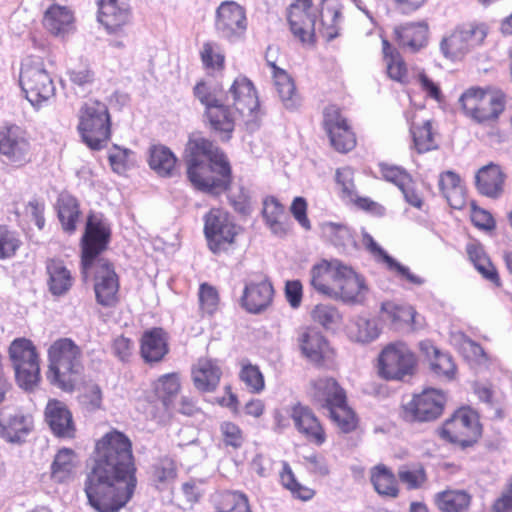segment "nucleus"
<instances>
[{"instance_id": "12", "label": "nucleus", "mask_w": 512, "mask_h": 512, "mask_svg": "<svg viewBox=\"0 0 512 512\" xmlns=\"http://www.w3.org/2000/svg\"><path fill=\"white\" fill-rule=\"evenodd\" d=\"M447 397L442 390L426 388L402 403L400 418L407 423H427L437 420L444 412Z\"/></svg>"}, {"instance_id": "26", "label": "nucleus", "mask_w": 512, "mask_h": 512, "mask_svg": "<svg viewBox=\"0 0 512 512\" xmlns=\"http://www.w3.org/2000/svg\"><path fill=\"white\" fill-rule=\"evenodd\" d=\"M98 8V21L109 33L120 31L130 21L126 0H98Z\"/></svg>"}, {"instance_id": "42", "label": "nucleus", "mask_w": 512, "mask_h": 512, "mask_svg": "<svg viewBox=\"0 0 512 512\" xmlns=\"http://www.w3.org/2000/svg\"><path fill=\"white\" fill-rule=\"evenodd\" d=\"M28 148L22 129L14 124L0 126V153L15 157Z\"/></svg>"}, {"instance_id": "38", "label": "nucleus", "mask_w": 512, "mask_h": 512, "mask_svg": "<svg viewBox=\"0 0 512 512\" xmlns=\"http://www.w3.org/2000/svg\"><path fill=\"white\" fill-rule=\"evenodd\" d=\"M272 68L274 85L280 100L286 109L295 110L301 105V97L296 91L293 79L283 69L274 63H269Z\"/></svg>"}, {"instance_id": "4", "label": "nucleus", "mask_w": 512, "mask_h": 512, "mask_svg": "<svg viewBox=\"0 0 512 512\" xmlns=\"http://www.w3.org/2000/svg\"><path fill=\"white\" fill-rule=\"evenodd\" d=\"M47 356L50 383L63 391H74L84 376L81 348L70 338H59L50 345Z\"/></svg>"}, {"instance_id": "59", "label": "nucleus", "mask_w": 512, "mask_h": 512, "mask_svg": "<svg viewBox=\"0 0 512 512\" xmlns=\"http://www.w3.org/2000/svg\"><path fill=\"white\" fill-rule=\"evenodd\" d=\"M380 173L385 180L394 183L401 190L411 182L410 175L404 169L388 162L380 163Z\"/></svg>"}, {"instance_id": "55", "label": "nucleus", "mask_w": 512, "mask_h": 512, "mask_svg": "<svg viewBox=\"0 0 512 512\" xmlns=\"http://www.w3.org/2000/svg\"><path fill=\"white\" fill-rule=\"evenodd\" d=\"M199 308L203 314L213 315L219 308L220 295L217 288L207 282L199 285Z\"/></svg>"}, {"instance_id": "13", "label": "nucleus", "mask_w": 512, "mask_h": 512, "mask_svg": "<svg viewBox=\"0 0 512 512\" xmlns=\"http://www.w3.org/2000/svg\"><path fill=\"white\" fill-rule=\"evenodd\" d=\"M110 225L100 216L90 213L87 216L85 230L80 241L81 267L84 272L92 269L111 240Z\"/></svg>"}, {"instance_id": "40", "label": "nucleus", "mask_w": 512, "mask_h": 512, "mask_svg": "<svg viewBox=\"0 0 512 512\" xmlns=\"http://www.w3.org/2000/svg\"><path fill=\"white\" fill-rule=\"evenodd\" d=\"M472 496L463 489H446L434 495V504L441 512H467Z\"/></svg>"}, {"instance_id": "57", "label": "nucleus", "mask_w": 512, "mask_h": 512, "mask_svg": "<svg viewBox=\"0 0 512 512\" xmlns=\"http://www.w3.org/2000/svg\"><path fill=\"white\" fill-rule=\"evenodd\" d=\"M221 440L226 448L240 449L245 442L243 430L232 421H223L219 426Z\"/></svg>"}, {"instance_id": "39", "label": "nucleus", "mask_w": 512, "mask_h": 512, "mask_svg": "<svg viewBox=\"0 0 512 512\" xmlns=\"http://www.w3.org/2000/svg\"><path fill=\"white\" fill-rule=\"evenodd\" d=\"M407 120L410 122V132L413 139V148L418 154H422L437 148L435 132L433 131L432 122L423 120L422 123L417 122V115L407 113Z\"/></svg>"}, {"instance_id": "27", "label": "nucleus", "mask_w": 512, "mask_h": 512, "mask_svg": "<svg viewBox=\"0 0 512 512\" xmlns=\"http://www.w3.org/2000/svg\"><path fill=\"white\" fill-rule=\"evenodd\" d=\"M505 182L506 174L501 166L494 162H489L480 168L475 176V185L478 192L492 199H497L503 194Z\"/></svg>"}, {"instance_id": "48", "label": "nucleus", "mask_w": 512, "mask_h": 512, "mask_svg": "<svg viewBox=\"0 0 512 512\" xmlns=\"http://www.w3.org/2000/svg\"><path fill=\"white\" fill-rule=\"evenodd\" d=\"M382 52L388 76L397 82H406L408 76L407 67L399 52L391 46L387 39H382Z\"/></svg>"}, {"instance_id": "47", "label": "nucleus", "mask_w": 512, "mask_h": 512, "mask_svg": "<svg viewBox=\"0 0 512 512\" xmlns=\"http://www.w3.org/2000/svg\"><path fill=\"white\" fill-rule=\"evenodd\" d=\"M439 188L452 208H462L464 204L463 189L461 178L457 173L451 170L441 173Z\"/></svg>"}, {"instance_id": "41", "label": "nucleus", "mask_w": 512, "mask_h": 512, "mask_svg": "<svg viewBox=\"0 0 512 512\" xmlns=\"http://www.w3.org/2000/svg\"><path fill=\"white\" fill-rule=\"evenodd\" d=\"M212 504L216 512H252L248 496L240 491L216 492Z\"/></svg>"}, {"instance_id": "37", "label": "nucleus", "mask_w": 512, "mask_h": 512, "mask_svg": "<svg viewBox=\"0 0 512 512\" xmlns=\"http://www.w3.org/2000/svg\"><path fill=\"white\" fill-rule=\"evenodd\" d=\"M420 350L428 358L432 371L441 378L451 380L455 377L457 367L452 356L442 353L430 341L420 343Z\"/></svg>"}, {"instance_id": "11", "label": "nucleus", "mask_w": 512, "mask_h": 512, "mask_svg": "<svg viewBox=\"0 0 512 512\" xmlns=\"http://www.w3.org/2000/svg\"><path fill=\"white\" fill-rule=\"evenodd\" d=\"M78 129L83 141L90 149H102L110 137L107 106L99 101L86 102L80 110Z\"/></svg>"}, {"instance_id": "58", "label": "nucleus", "mask_w": 512, "mask_h": 512, "mask_svg": "<svg viewBox=\"0 0 512 512\" xmlns=\"http://www.w3.org/2000/svg\"><path fill=\"white\" fill-rule=\"evenodd\" d=\"M311 318L324 328H331L340 322L341 314L334 305L319 303L311 311Z\"/></svg>"}, {"instance_id": "1", "label": "nucleus", "mask_w": 512, "mask_h": 512, "mask_svg": "<svg viewBox=\"0 0 512 512\" xmlns=\"http://www.w3.org/2000/svg\"><path fill=\"white\" fill-rule=\"evenodd\" d=\"M137 467L133 443L115 428L95 443V461L85 481L88 503L98 512H118L132 499Z\"/></svg>"}, {"instance_id": "2", "label": "nucleus", "mask_w": 512, "mask_h": 512, "mask_svg": "<svg viewBox=\"0 0 512 512\" xmlns=\"http://www.w3.org/2000/svg\"><path fill=\"white\" fill-rule=\"evenodd\" d=\"M310 285L319 294L344 303L364 302L369 291L363 275L339 260H321L310 270Z\"/></svg>"}, {"instance_id": "18", "label": "nucleus", "mask_w": 512, "mask_h": 512, "mask_svg": "<svg viewBox=\"0 0 512 512\" xmlns=\"http://www.w3.org/2000/svg\"><path fill=\"white\" fill-rule=\"evenodd\" d=\"M247 28L246 14L234 1L222 2L216 10L215 29L220 37L230 41L241 37Z\"/></svg>"}, {"instance_id": "20", "label": "nucleus", "mask_w": 512, "mask_h": 512, "mask_svg": "<svg viewBox=\"0 0 512 512\" xmlns=\"http://www.w3.org/2000/svg\"><path fill=\"white\" fill-rule=\"evenodd\" d=\"M226 102L242 116H252L259 109V99L253 82L237 76L226 93Z\"/></svg>"}, {"instance_id": "6", "label": "nucleus", "mask_w": 512, "mask_h": 512, "mask_svg": "<svg viewBox=\"0 0 512 512\" xmlns=\"http://www.w3.org/2000/svg\"><path fill=\"white\" fill-rule=\"evenodd\" d=\"M441 440L462 449L476 445L483 436L479 412L469 405L455 409L438 428Z\"/></svg>"}, {"instance_id": "56", "label": "nucleus", "mask_w": 512, "mask_h": 512, "mask_svg": "<svg viewBox=\"0 0 512 512\" xmlns=\"http://www.w3.org/2000/svg\"><path fill=\"white\" fill-rule=\"evenodd\" d=\"M281 483L285 489L290 491L294 498L301 501H309L316 494L314 489L301 484L291 469H285L281 473Z\"/></svg>"}, {"instance_id": "53", "label": "nucleus", "mask_w": 512, "mask_h": 512, "mask_svg": "<svg viewBox=\"0 0 512 512\" xmlns=\"http://www.w3.org/2000/svg\"><path fill=\"white\" fill-rule=\"evenodd\" d=\"M349 337L359 343H368L376 339L379 331L375 323L366 318H358L348 328Z\"/></svg>"}, {"instance_id": "63", "label": "nucleus", "mask_w": 512, "mask_h": 512, "mask_svg": "<svg viewBox=\"0 0 512 512\" xmlns=\"http://www.w3.org/2000/svg\"><path fill=\"white\" fill-rule=\"evenodd\" d=\"M201 59L207 68L218 69L223 66L224 56L214 43L207 42L201 50Z\"/></svg>"}, {"instance_id": "30", "label": "nucleus", "mask_w": 512, "mask_h": 512, "mask_svg": "<svg viewBox=\"0 0 512 512\" xmlns=\"http://www.w3.org/2000/svg\"><path fill=\"white\" fill-rule=\"evenodd\" d=\"M262 216L266 226L277 236H285L291 231V220L283 204L274 197L263 200Z\"/></svg>"}, {"instance_id": "33", "label": "nucleus", "mask_w": 512, "mask_h": 512, "mask_svg": "<svg viewBox=\"0 0 512 512\" xmlns=\"http://www.w3.org/2000/svg\"><path fill=\"white\" fill-rule=\"evenodd\" d=\"M43 25L51 34L64 37L74 29L73 12L66 6L52 4L44 12Z\"/></svg>"}, {"instance_id": "19", "label": "nucleus", "mask_w": 512, "mask_h": 512, "mask_svg": "<svg viewBox=\"0 0 512 512\" xmlns=\"http://www.w3.org/2000/svg\"><path fill=\"white\" fill-rule=\"evenodd\" d=\"M290 417L296 431L309 443L322 446L327 441L324 424L309 406L300 403L293 405Z\"/></svg>"}, {"instance_id": "23", "label": "nucleus", "mask_w": 512, "mask_h": 512, "mask_svg": "<svg viewBox=\"0 0 512 512\" xmlns=\"http://www.w3.org/2000/svg\"><path fill=\"white\" fill-rule=\"evenodd\" d=\"M310 398L312 403L329 411L347 400V393L338 381L332 377H321L311 382Z\"/></svg>"}, {"instance_id": "61", "label": "nucleus", "mask_w": 512, "mask_h": 512, "mask_svg": "<svg viewBox=\"0 0 512 512\" xmlns=\"http://www.w3.org/2000/svg\"><path fill=\"white\" fill-rule=\"evenodd\" d=\"M194 96L205 107V115L211 107H216L220 104L218 99L217 88L204 81L198 82L194 87Z\"/></svg>"}, {"instance_id": "8", "label": "nucleus", "mask_w": 512, "mask_h": 512, "mask_svg": "<svg viewBox=\"0 0 512 512\" xmlns=\"http://www.w3.org/2000/svg\"><path fill=\"white\" fill-rule=\"evenodd\" d=\"M8 355L19 387L32 391L41 380L40 355L32 340L19 337L8 348Z\"/></svg>"}, {"instance_id": "24", "label": "nucleus", "mask_w": 512, "mask_h": 512, "mask_svg": "<svg viewBox=\"0 0 512 512\" xmlns=\"http://www.w3.org/2000/svg\"><path fill=\"white\" fill-rule=\"evenodd\" d=\"M45 420L52 433L63 439H74L76 436V425L73 416L67 405L57 399H50L44 411Z\"/></svg>"}, {"instance_id": "31", "label": "nucleus", "mask_w": 512, "mask_h": 512, "mask_svg": "<svg viewBox=\"0 0 512 512\" xmlns=\"http://www.w3.org/2000/svg\"><path fill=\"white\" fill-rule=\"evenodd\" d=\"M183 158V160H225V155L212 140L195 132L188 136Z\"/></svg>"}, {"instance_id": "9", "label": "nucleus", "mask_w": 512, "mask_h": 512, "mask_svg": "<svg viewBox=\"0 0 512 512\" xmlns=\"http://www.w3.org/2000/svg\"><path fill=\"white\" fill-rule=\"evenodd\" d=\"M20 86L32 106L39 108L55 95V85L40 57H26L21 64Z\"/></svg>"}, {"instance_id": "49", "label": "nucleus", "mask_w": 512, "mask_h": 512, "mask_svg": "<svg viewBox=\"0 0 512 512\" xmlns=\"http://www.w3.org/2000/svg\"><path fill=\"white\" fill-rule=\"evenodd\" d=\"M328 412L330 420L342 433L348 434L358 428L359 418L348 405V399L344 401V404H339Z\"/></svg>"}, {"instance_id": "46", "label": "nucleus", "mask_w": 512, "mask_h": 512, "mask_svg": "<svg viewBox=\"0 0 512 512\" xmlns=\"http://www.w3.org/2000/svg\"><path fill=\"white\" fill-rule=\"evenodd\" d=\"M370 479L378 494L391 498H396L399 495L397 479L386 465L379 464L373 467Z\"/></svg>"}, {"instance_id": "52", "label": "nucleus", "mask_w": 512, "mask_h": 512, "mask_svg": "<svg viewBox=\"0 0 512 512\" xmlns=\"http://www.w3.org/2000/svg\"><path fill=\"white\" fill-rule=\"evenodd\" d=\"M151 477L158 484H166L177 477L176 461L170 456L159 457L151 468Z\"/></svg>"}, {"instance_id": "44", "label": "nucleus", "mask_w": 512, "mask_h": 512, "mask_svg": "<svg viewBox=\"0 0 512 512\" xmlns=\"http://www.w3.org/2000/svg\"><path fill=\"white\" fill-rule=\"evenodd\" d=\"M381 314L385 321L395 327L410 326L415 328L416 310L410 305L398 304L393 301L384 302L381 306Z\"/></svg>"}, {"instance_id": "14", "label": "nucleus", "mask_w": 512, "mask_h": 512, "mask_svg": "<svg viewBox=\"0 0 512 512\" xmlns=\"http://www.w3.org/2000/svg\"><path fill=\"white\" fill-rule=\"evenodd\" d=\"M187 175L196 189L205 192L226 191L231 184L229 162H190Z\"/></svg>"}, {"instance_id": "43", "label": "nucleus", "mask_w": 512, "mask_h": 512, "mask_svg": "<svg viewBox=\"0 0 512 512\" xmlns=\"http://www.w3.org/2000/svg\"><path fill=\"white\" fill-rule=\"evenodd\" d=\"M152 389L163 406L169 409L181 390L179 373L171 372L161 375L152 383Z\"/></svg>"}, {"instance_id": "51", "label": "nucleus", "mask_w": 512, "mask_h": 512, "mask_svg": "<svg viewBox=\"0 0 512 512\" xmlns=\"http://www.w3.org/2000/svg\"><path fill=\"white\" fill-rule=\"evenodd\" d=\"M1 434L9 442H20L31 431L32 423L25 416L15 414L1 422Z\"/></svg>"}, {"instance_id": "50", "label": "nucleus", "mask_w": 512, "mask_h": 512, "mask_svg": "<svg viewBox=\"0 0 512 512\" xmlns=\"http://www.w3.org/2000/svg\"><path fill=\"white\" fill-rule=\"evenodd\" d=\"M238 377L251 394H260L265 389V378L259 366L248 360L240 363Z\"/></svg>"}, {"instance_id": "22", "label": "nucleus", "mask_w": 512, "mask_h": 512, "mask_svg": "<svg viewBox=\"0 0 512 512\" xmlns=\"http://www.w3.org/2000/svg\"><path fill=\"white\" fill-rule=\"evenodd\" d=\"M274 288L265 277H258L245 284L241 305L249 313L259 314L273 302Z\"/></svg>"}, {"instance_id": "7", "label": "nucleus", "mask_w": 512, "mask_h": 512, "mask_svg": "<svg viewBox=\"0 0 512 512\" xmlns=\"http://www.w3.org/2000/svg\"><path fill=\"white\" fill-rule=\"evenodd\" d=\"M376 361L377 374L386 381H402L414 375L418 366L415 352L402 340L384 345Z\"/></svg>"}, {"instance_id": "45", "label": "nucleus", "mask_w": 512, "mask_h": 512, "mask_svg": "<svg viewBox=\"0 0 512 512\" xmlns=\"http://www.w3.org/2000/svg\"><path fill=\"white\" fill-rule=\"evenodd\" d=\"M399 481L408 490L423 488L428 482V473L425 465L420 461L407 462L397 470Z\"/></svg>"}, {"instance_id": "21", "label": "nucleus", "mask_w": 512, "mask_h": 512, "mask_svg": "<svg viewBox=\"0 0 512 512\" xmlns=\"http://www.w3.org/2000/svg\"><path fill=\"white\" fill-rule=\"evenodd\" d=\"M302 354L316 365L323 366L334 362L335 351L327 339L313 328H305L298 337Z\"/></svg>"}, {"instance_id": "35", "label": "nucleus", "mask_w": 512, "mask_h": 512, "mask_svg": "<svg viewBox=\"0 0 512 512\" xmlns=\"http://www.w3.org/2000/svg\"><path fill=\"white\" fill-rule=\"evenodd\" d=\"M239 114L234 108H230V104L220 103L216 107H211L206 114L211 128L220 134L223 140H229L234 131L236 121Z\"/></svg>"}, {"instance_id": "36", "label": "nucleus", "mask_w": 512, "mask_h": 512, "mask_svg": "<svg viewBox=\"0 0 512 512\" xmlns=\"http://www.w3.org/2000/svg\"><path fill=\"white\" fill-rule=\"evenodd\" d=\"M79 459L71 448L59 449L50 466V478L56 483H64L74 477Z\"/></svg>"}, {"instance_id": "32", "label": "nucleus", "mask_w": 512, "mask_h": 512, "mask_svg": "<svg viewBox=\"0 0 512 512\" xmlns=\"http://www.w3.org/2000/svg\"><path fill=\"white\" fill-rule=\"evenodd\" d=\"M55 210L62 230L68 234H73L77 229V223L82 214L78 199L72 194L63 191L57 197Z\"/></svg>"}, {"instance_id": "17", "label": "nucleus", "mask_w": 512, "mask_h": 512, "mask_svg": "<svg viewBox=\"0 0 512 512\" xmlns=\"http://www.w3.org/2000/svg\"><path fill=\"white\" fill-rule=\"evenodd\" d=\"M323 127L331 146L339 153H347L356 146V137L339 107L329 105L323 112Z\"/></svg>"}, {"instance_id": "15", "label": "nucleus", "mask_w": 512, "mask_h": 512, "mask_svg": "<svg viewBox=\"0 0 512 512\" xmlns=\"http://www.w3.org/2000/svg\"><path fill=\"white\" fill-rule=\"evenodd\" d=\"M92 269L96 302L103 307H115L120 301V278L114 265L108 259L101 258Z\"/></svg>"}, {"instance_id": "29", "label": "nucleus", "mask_w": 512, "mask_h": 512, "mask_svg": "<svg viewBox=\"0 0 512 512\" xmlns=\"http://www.w3.org/2000/svg\"><path fill=\"white\" fill-rule=\"evenodd\" d=\"M191 374L195 388L202 393H209L218 387L222 370L217 360L200 358L193 366Z\"/></svg>"}, {"instance_id": "5", "label": "nucleus", "mask_w": 512, "mask_h": 512, "mask_svg": "<svg viewBox=\"0 0 512 512\" xmlns=\"http://www.w3.org/2000/svg\"><path fill=\"white\" fill-rule=\"evenodd\" d=\"M243 228L234 216L221 207L211 208L203 216V234L208 250L216 256L233 253L239 244Z\"/></svg>"}, {"instance_id": "25", "label": "nucleus", "mask_w": 512, "mask_h": 512, "mask_svg": "<svg viewBox=\"0 0 512 512\" xmlns=\"http://www.w3.org/2000/svg\"><path fill=\"white\" fill-rule=\"evenodd\" d=\"M169 353V336L161 327L143 332L140 338V355L145 363H159Z\"/></svg>"}, {"instance_id": "3", "label": "nucleus", "mask_w": 512, "mask_h": 512, "mask_svg": "<svg viewBox=\"0 0 512 512\" xmlns=\"http://www.w3.org/2000/svg\"><path fill=\"white\" fill-rule=\"evenodd\" d=\"M339 10L334 3L324 0L321 9L311 0H296L288 10V21L294 37L303 44L313 45L318 32L328 41L338 35Z\"/></svg>"}, {"instance_id": "60", "label": "nucleus", "mask_w": 512, "mask_h": 512, "mask_svg": "<svg viewBox=\"0 0 512 512\" xmlns=\"http://www.w3.org/2000/svg\"><path fill=\"white\" fill-rule=\"evenodd\" d=\"M386 267L396 277L410 285L421 286L425 282L424 278L414 274L409 267L401 264L392 257H386Z\"/></svg>"}, {"instance_id": "54", "label": "nucleus", "mask_w": 512, "mask_h": 512, "mask_svg": "<svg viewBox=\"0 0 512 512\" xmlns=\"http://www.w3.org/2000/svg\"><path fill=\"white\" fill-rule=\"evenodd\" d=\"M22 245L19 234L5 224H0V260L14 257Z\"/></svg>"}, {"instance_id": "10", "label": "nucleus", "mask_w": 512, "mask_h": 512, "mask_svg": "<svg viewBox=\"0 0 512 512\" xmlns=\"http://www.w3.org/2000/svg\"><path fill=\"white\" fill-rule=\"evenodd\" d=\"M466 116L478 123L498 119L504 111L506 96L497 88L471 87L459 99Z\"/></svg>"}, {"instance_id": "62", "label": "nucleus", "mask_w": 512, "mask_h": 512, "mask_svg": "<svg viewBox=\"0 0 512 512\" xmlns=\"http://www.w3.org/2000/svg\"><path fill=\"white\" fill-rule=\"evenodd\" d=\"M470 219L479 230L493 231L496 228V222L491 213L477 206L474 202L471 203Z\"/></svg>"}, {"instance_id": "34", "label": "nucleus", "mask_w": 512, "mask_h": 512, "mask_svg": "<svg viewBox=\"0 0 512 512\" xmlns=\"http://www.w3.org/2000/svg\"><path fill=\"white\" fill-rule=\"evenodd\" d=\"M394 34L400 46L417 52L427 44L428 25L425 22H409L395 27Z\"/></svg>"}, {"instance_id": "16", "label": "nucleus", "mask_w": 512, "mask_h": 512, "mask_svg": "<svg viewBox=\"0 0 512 512\" xmlns=\"http://www.w3.org/2000/svg\"><path fill=\"white\" fill-rule=\"evenodd\" d=\"M486 36L487 26L485 24H467L444 38L440 49L446 58L456 60L470 49L480 45Z\"/></svg>"}, {"instance_id": "64", "label": "nucleus", "mask_w": 512, "mask_h": 512, "mask_svg": "<svg viewBox=\"0 0 512 512\" xmlns=\"http://www.w3.org/2000/svg\"><path fill=\"white\" fill-rule=\"evenodd\" d=\"M492 512H512V477L492 505Z\"/></svg>"}, {"instance_id": "28", "label": "nucleus", "mask_w": 512, "mask_h": 512, "mask_svg": "<svg viewBox=\"0 0 512 512\" xmlns=\"http://www.w3.org/2000/svg\"><path fill=\"white\" fill-rule=\"evenodd\" d=\"M47 287L56 297L67 294L74 284V277L65 262L59 258H48L45 262Z\"/></svg>"}]
</instances>
